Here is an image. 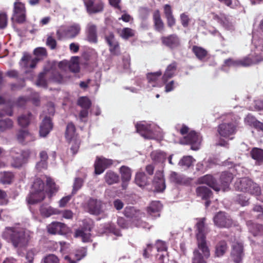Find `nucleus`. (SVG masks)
Returning a JSON list of instances; mask_svg holds the SVG:
<instances>
[{"label":"nucleus","mask_w":263,"mask_h":263,"mask_svg":"<svg viewBox=\"0 0 263 263\" xmlns=\"http://www.w3.org/2000/svg\"><path fill=\"white\" fill-rule=\"evenodd\" d=\"M46 194L44 183L41 179L37 178L33 182L27 201L29 204H35L42 201L45 198Z\"/></svg>","instance_id":"20e7f679"},{"label":"nucleus","mask_w":263,"mask_h":263,"mask_svg":"<svg viewBox=\"0 0 263 263\" xmlns=\"http://www.w3.org/2000/svg\"><path fill=\"white\" fill-rule=\"evenodd\" d=\"M65 136L68 141H72L73 140L77 139L75 133V127L72 123H70L67 124Z\"/></svg>","instance_id":"f704fd0d"},{"label":"nucleus","mask_w":263,"mask_h":263,"mask_svg":"<svg viewBox=\"0 0 263 263\" xmlns=\"http://www.w3.org/2000/svg\"><path fill=\"white\" fill-rule=\"evenodd\" d=\"M135 182L140 187L144 186L148 182L147 178L144 173L139 172L136 175Z\"/></svg>","instance_id":"ea45409f"},{"label":"nucleus","mask_w":263,"mask_h":263,"mask_svg":"<svg viewBox=\"0 0 263 263\" xmlns=\"http://www.w3.org/2000/svg\"><path fill=\"white\" fill-rule=\"evenodd\" d=\"M214 18L227 28L230 29L232 26L229 18L223 14H220V15H214Z\"/></svg>","instance_id":"e433bc0d"},{"label":"nucleus","mask_w":263,"mask_h":263,"mask_svg":"<svg viewBox=\"0 0 263 263\" xmlns=\"http://www.w3.org/2000/svg\"><path fill=\"white\" fill-rule=\"evenodd\" d=\"M34 53L37 58L31 60V63L30 65V67L32 68L35 67L36 64L40 60V57H45L46 55V50L44 48L39 47L34 50Z\"/></svg>","instance_id":"72a5a7b5"},{"label":"nucleus","mask_w":263,"mask_h":263,"mask_svg":"<svg viewBox=\"0 0 263 263\" xmlns=\"http://www.w3.org/2000/svg\"><path fill=\"white\" fill-rule=\"evenodd\" d=\"M193 158L190 156H184L179 161V165L186 168L189 167L193 163Z\"/></svg>","instance_id":"a18cd8bd"},{"label":"nucleus","mask_w":263,"mask_h":263,"mask_svg":"<svg viewBox=\"0 0 263 263\" xmlns=\"http://www.w3.org/2000/svg\"><path fill=\"white\" fill-rule=\"evenodd\" d=\"M52 128V124L50 118L46 117L42 121L40 128V134L42 137H46Z\"/></svg>","instance_id":"b1692460"},{"label":"nucleus","mask_w":263,"mask_h":263,"mask_svg":"<svg viewBox=\"0 0 263 263\" xmlns=\"http://www.w3.org/2000/svg\"><path fill=\"white\" fill-rule=\"evenodd\" d=\"M13 126L12 121L9 119L0 120V132H4Z\"/></svg>","instance_id":"09e8293b"},{"label":"nucleus","mask_w":263,"mask_h":263,"mask_svg":"<svg viewBox=\"0 0 263 263\" xmlns=\"http://www.w3.org/2000/svg\"><path fill=\"white\" fill-rule=\"evenodd\" d=\"M161 41L163 44L171 48L177 47L180 44L179 38L176 34L163 36L161 37Z\"/></svg>","instance_id":"4be33fe9"},{"label":"nucleus","mask_w":263,"mask_h":263,"mask_svg":"<svg viewBox=\"0 0 263 263\" xmlns=\"http://www.w3.org/2000/svg\"><path fill=\"white\" fill-rule=\"evenodd\" d=\"M227 249V243L225 241H221L218 243L216 248V254L217 256L223 255Z\"/></svg>","instance_id":"8fccbe9b"},{"label":"nucleus","mask_w":263,"mask_h":263,"mask_svg":"<svg viewBox=\"0 0 263 263\" xmlns=\"http://www.w3.org/2000/svg\"><path fill=\"white\" fill-rule=\"evenodd\" d=\"M78 104L84 109H88L91 105L90 101L87 97L80 98L78 100Z\"/></svg>","instance_id":"5fc2aeb1"},{"label":"nucleus","mask_w":263,"mask_h":263,"mask_svg":"<svg viewBox=\"0 0 263 263\" xmlns=\"http://www.w3.org/2000/svg\"><path fill=\"white\" fill-rule=\"evenodd\" d=\"M154 126L152 124H148L145 122L140 123L136 125L137 131L141 136L146 139H153L154 136Z\"/></svg>","instance_id":"9b49d317"},{"label":"nucleus","mask_w":263,"mask_h":263,"mask_svg":"<svg viewBox=\"0 0 263 263\" xmlns=\"http://www.w3.org/2000/svg\"><path fill=\"white\" fill-rule=\"evenodd\" d=\"M205 218H202L198 221L196 224L198 232L196 234L198 249L202 252L203 256L208 258L210 253L205 241V234L207 233V229L204 224Z\"/></svg>","instance_id":"39448f33"},{"label":"nucleus","mask_w":263,"mask_h":263,"mask_svg":"<svg viewBox=\"0 0 263 263\" xmlns=\"http://www.w3.org/2000/svg\"><path fill=\"white\" fill-rule=\"evenodd\" d=\"M123 214L125 217L130 219L136 227H146L145 223L140 221L144 214L136 208L131 206H126Z\"/></svg>","instance_id":"6e6552de"},{"label":"nucleus","mask_w":263,"mask_h":263,"mask_svg":"<svg viewBox=\"0 0 263 263\" xmlns=\"http://www.w3.org/2000/svg\"><path fill=\"white\" fill-rule=\"evenodd\" d=\"M81 29L80 25L75 23L67 27H60L56 34L59 40L73 39L80 34Z\"/></svg>","instance_id":"0eeeda50"},{"label":"nucleus","mask_w":263,"mask_h":263,"mask_svg":"<svg viewBox=\"0 0 263 263\" xmlns=\"http://www.w3.org/2000/svg\"><path fill=\"white\" fill-rule=\"evenodd\" d=\"M153 185L155 191L157 192H162L165 189V182L162 172L157 171L156 173L153 181Z\"/></svg>","instance_id":"2eb2a0df"},{"label":"nucleus","mask_w":263,"mask_h":263,"mask_svg":"<svg viewBox=\"0 0 263 263\" xmlns=\"http://www.w3.org/2000/svg\"><path fill=\"white\" fill-rule=\"evenodd\" d=\"M197 195L202 199L208 200L212 195L211 191L204 186H199L196 189Z\"/></svg>","instance_id":"473e14b6"},{"label":"nucleus","mask_w":263,"mask_h":263,"mask_svg":"<svg viewBox=\"0 0 263 263\" xmlns=\"http://www.w3.org/2000/svg\"><path fill=\"white\" fill-rule=\"evenodd\" d=\"M243 256L242 245L240 242H234L232 245L231 256L236 263H239Z\"/></svg>","instance_id":"a211bd4d"},{"label":"nucleus","mask_w":263,"mask_h":263,"mask_svg":"<svg viewBox=\"0 0 263 263\" xmlns=\"http://www.w3.org/2000/svg\"><path fill=\"white\" fill-rule=\"evenodd\" d=\"M198 182L200 184H207L216 192H218L220 190L219 186L217 184L214 178L210 175H206L199 178Z\"/></svg>","instance_id":"aec40b11"},{"label":"nucleus","mask_w":263,"mask_h":263,"mask_svg":"<svg viewBox=\"0 0 263 263\" xmlns=\"http://www.w3.org/2000/svg\"><path fill=\"white\" fill-rule=\"evenodd\" d=\"M41 215L44 217H48L52 215L60 214L61 211L47 205H43L40 209Z\"/></svg>","instance_id":"a878e982"},{"label":"nucleus","mask_w":263,"mask_h":263,"mask_svg":"<svg viewBox=\"0 0 263 263\" xmlns=\"http://www.w3.org/2000/svg\"><path fill=\"white\" fill-rule=\"evenodd\" d=\"M215 224L219 227L228 228L233 224V221L229 216L224 212H219L214 217Z\"/></svg>","instance_id":"9d476101"},{"label":"nucleus","mask_w":263,"mask_h":263,"mask_svg":"<svg viewBox=\"0 0 263 263\" xmlns=\"http://www.w3.org/2000/svg\"><path fill=\"white\" fill-rule=\"evenodd\" d=\"M78 58L74 57V60L68 63V69L72 72H77L79 70V65L78 62Z\"/></svg>","instance_id":"6e6d98bb"},{"label":"nucleus","mask_w":263,"mask_h":263,"mask_svg":"<svg viewBox=\"0 0 263 263\" xmlns=\"http://www.w3.org/2000/svg\"><path fill=\"white\" fill-rule=\"evenodd\" d=\"M12 20H15L19 23L25 22L26 19V9L25 5L20 2H16L14 3L13 14Z\"/></svg>","instance_id":"1a4fd4ad"},{"label":"nucleus","mask_w":263,"mask_h":263,"mask_svg":"<svg viewBox=\"0 0 263 263\" xmlns=\"http://www.w3.org/2000/svg\"><path fill=\"white\" fill-rule=\"evenodd\" d=\"M31 117V115L30 113L22 115L17 119L18 125L22 127L27 126L30 123Z\"/></svg>","instance_id":"58836bf2"},{"label":"nucleus","mask_w":263,"mask_h":263,"mask_svg":"<svg viewBox=\"0 0 263 263\" xmlns=\"http://www.w3.org/2000/svg\"><path fill=\"white\" fill-rule=\"evenodd\" d=\"M36 253L34 249L29 250L26 254V258L28 260L29 263H32L34 259V256Z\"/></svg>","instance_id":"69168bd1"},{"label":"nucleus","mask_w":263,"mask_h":263,"mask_svg":"<svg viewBox=\"0 0 263 263\" xmlns=\"http://www.w3.org/2000/svg\"><path fill=\"white\" fill-rule=\"evenodd\" d=\"M46 45L51 49H54L56 47L57 42L53 37L48 36L46 41Z\"/></svg>","instance_id":"774afa93"},{"label":"nucleus","mask_w":263,"mask_h":263,"mask_svg":"<svg viewBox=\"0 0 263 263\" xmlns=\"http://www.w3.org/2000/svg\"><path fill=\"white\" fill-rule=\"evenodd\" d=\"M249 199L243 195H239L236 198V201L242 206H246L249 203Z\"/></svg>","instance_id":"052dcab7"},{"label":"nucleus","mask_w":263,"mask_h":263,"mask_svg":"<svg viewBox=\"0 0 263 263\" xmlns=\"http://www.w3.org/2000/svg\"><path fill=\"white\" fill-rule=\"evenodd\" d=\"M151 156L152 160L155 162H163L166 158L165 154L159 151L153 152Z\"/></svg>","instance_id":"79ce46f5"},{"label":"nucleus","mask_w":263,"mask_h":263,"mask_svg":"<svg viewBox=\"0 0 263 263\" xmlns=\"http://www.w3.org/2000/svg\"><path fill=\"white\" fill-rule=\"evenodd\" d=\"M106 230L105 232H110L114 233L117 236L121 235L120 231L117 229L114 224L112 223H109L106 227Z\"/></svg>","instance_id":"680f3d73"},{"label":"nucleus","mask_w":263,"mask_h":263,"mask_svg":"<svg viewBox=\"0 0 263 263\" xmlns=\"http://www.w3.org/2000/svg\"><path fill=\"white\" fill-rule=\"evenodd\" d=\"M234 187L237 191L246 192L256 197L261 194L260 186L248 178L237 179L235 182Z\"/></svg>","instance_id":"7ed1b4c3"},{"label":"nucleus","mask_w":263,"mask_h":263,"mask_svg":"<svg viewBox=\"0 0 263 263\" xmlns=\"http://www.w3.org/2000/svg\"><path fill=\"white\" fill-rule=\"evenodd\" d=\"M13 174L10 172H5L4 176L1 179L3 183H10L13 178Z\"/></svg>","instance_id":"0e129e2a"},{"label":"nucleus","mask_w":263,"mask_h":263,"mask_svg":"<svg viewBox=\"0 0 263 263\" xmlns=\"http://www.w3.org/2000/svg\"><path fill=\"white\" fill-rule=\"evenodd\" d=\"M112 164V160L103 157H97L95 163V173L102 174L108 167Z\"/></svg>","instance_id":"4468645a"},{"label":"nucleus","mask_w":263,"mask_h":263,"mask_svg":"<svg viewBox=\"0 0 263 263\" xmlns=\"http://www.w3.org/2000/svg\"><path fill=\"white\" fill-rule=\"evenodd\" d=\"M192 50L197 58L199 60L203 59L207 54V51L200 47L194 46L193 47Z\"/></svg>","instance_id":"c03bdc74"},{"label":"nucleus","mask_w":263,"mask_h":263,"mask_svg":"<svg viewBox=\"0 0 263 263\" xmlns=\"http://www.w3.org/2000/svg\"><path fill=\"white\" fill-rule=\"evenodd\" d=\"M120 173L123 182L128 181L131 178V170L128 167L122 166L120 168Z\"/></svg>","instance_id":"37998d69"},{"label":"nucleus","mask_w":263,"mask_h":263,"mask_svg":"<svg viewBox=\"0 0 263 263\" xmlns=\"http://www.w3.org/2000/svg\"><path fill=\"white\" fill-rule=\"evenodd\" d=\"M235 123H222L219 125L218 132L219 135L224 138H228L235 133Z\"/></svg>","instance_id":"ddd939ff"},{"label":"nucleus","mask_w":263,"mask_h":263,"mask_svg":"<svg viewBox=\"0 0 263 263\" xmlns=\"http://www.w3.org/2000/svg\"><path fill=\"white\" fill-rule=\"evenodd\" d=\"M11 158V165L16 168L20 167L26 163L30 155L29 150H20L13 148L10 152Z\"/></svg>","instance_id":"423d86ee"},{"label":"nucleus","mask_w":263,"mask_h":263,"mask_svg":"<svg viewBox=\"0 0 263 263\" xmlns=\"http://www.w3.org/2000/svg\"><path fill=\"white\" fill-rule=\"evenodd\" d=\"M176 63L175 62H173L167 67L162 78V81L164 83H166L169 79L174 76L176 70Z\"/></svg>","instance_id":"c85d7f7f"},{"label":"nucleus","mask_w":263,"mask_h":263,"mask_svg":"<svg viewBox=\"0 0 263 263\" xmlns=\"http://www.w3.org/2000/svg\"><path fill=\"white\" fill-rule=\"evenodd\" d=\"M153 19L156 30L159 32L162 31L164 30V25L161 18L159 10H156L154 12Z\"/></svg>","instance_id":"2f4dec72"},{"label":"nucleus","mask_w":263,"mask_h":263,"mask_svg":"<svg viewBox=\"0 0 263 263\" xmlns=\"http://www.w3.org/2000/svg\"><path fill=\"white\" fill-rule=\"evenodd\" d=\"M87 208L90 213L94 214H98L101 211L102 204L100 200L90 199L87 202Z\"/></svg>","instance_id":"412c9836"},{"label":"nucleus","mask_w":263,"mask_h":263,"mask_svg":"<svg viewBox=\"0 0 263 263\" xmlns=\"http://www.w3.org/2000/svg\"><path fill=\"white\" fill-rule=\"evenodd\" d=\"M249 231L254 236L263 234V226L253 223L251 221L247 222Z\"/></svg>","instance_id":"c756f323"},{"label":"nucleus","mask_w":263,"mask_h":263,"mask_svg":"<svg viewBox=\"0 0 263 263\" xmlns=\"http://www.w3.org/2000/svg\"><path fill=\"white\" fill-rule=\"evenodd\" d=\"M135 34V31L129 28H124L121 30L120 35L124 39H128Z\"/></svg>","instance_id":"3c124183"},{"label":"nucleus","mask_w":263,"mask_h":263,"mask_svg":"<svg viewBox=\"0 0 263 263\" xmlns=\"http://www.w3.org/2000/svg\"><path fill=\"white\" fill-rule=\"evenodd\" d=\"M3 237L6 240H10L13 246L18 249L25 247L30 239L28 231L21 228H6Z\"/></svg>","instance_id":"f03ea898"},{"label":"nucleus","mask_w":263,"mask_h":263,"mask_svg":"<svg viewBox=\"0 0 263 263\" xmlns=\"http://www.w3.org/2000/svg\"><path fill=\"white\" fill-rule=\"evenodd\" d=\"M233 179V175L231 173L224 172L223 173L220 177L221 185V187L223 191H227V189L229 187V185L230 183L231 182Z\"/></svg>","instance_id":"cd10ccee"},{"label":"nucleus","mask_w":263,"mask_h":263,"mask_svg":"<svg viewBox=\"0 0 263 263\" xmlns=\"http://www.w3.org/2000/svg\"><path fill=\"white\" fill-rule=\"evenodd\" d=\"M251 155L252 158L255 160L258 163L263 162V150L258 148L254 147L251 151Z\"/></svg>","instance_id":"a19ab883"},{"label":"nucleus","mask_w":263,"mask_h":263,"mask_svg":"<svg viewBox=\"0 0 263 263\" xmlns=\"http://www.w3.org/2000/svg\"><path fill=\"white\" fill-rule=\"evenodd\" d=\"M74 236L81 237L83 242H88L90 238V234L85 232L83 230L79 229L76 230Z\"/></svg>","instance_id":"de8ad7c7"},{"label":"nucleus","mask_w":263,"mask_h":263,"mask_svg":"<svg viewBox=\"0 0 263 263\" xmlns=\"http://www.w3.org/2000/svg\"><path fill=\"white\" fill-rule=\"evenodd\" d=\"M89 13H98L103 10V4L101 0H83Z\"/></svg>","instance_id":"f8f14e48"},{"label":"nucleus","mask_w":263,"mask_h":263,"mask_svg":"<svg viewBox=\"0 0 263 263\" xmlns=\"http://www.w3.org/2000/svg\"><path fill=\"white\" fill-rule=\"evenodd\" d=\"M253 42L255 44V49L253 52L251 53L248 57L240 60L234 61L232 59H228L225 61V64L228 66L247 67L263 61V40L260 39L258 41H256L254 39Z\"/></svg>","instance_id":"f257e3e1"},{"label":"nucleus","mask_w":263,"mask_h":263,"mask_svg":"<svg viewBox=\"0 0 263 263\" xmlns=\"http://www.w3.org/2000/svg\"><path fill=\"white\" fill-rule=\"evenodd\" d=\"M105 39L109 46V50L111 53L114 54H118L119 52V46L114 34L110 33L106 36Z\"/></svg>","instance_id":"5701e85b"},{"label":"nucleus","mask_w":263,"mask_h":263,"mask_svg":"<svg viewBox=\"0 0 263 263\" xmlns=\"http://www.w3.org/2000/svg\"><path fill=\"white\" fill-rule=\"evenodd\" d=\"M43 263H59L58 258L53 254H49L43 259Z\"/></svg>","instance_id":"bf43d9fd"},{"label":"nucleus","mask_w":263,"mask_h":263,"mask_svg":"<svg viewBox=\"0 0 263 263\" xmlns=\"http://www.w3.org/2000/svg\"><path fill=\"white\" fill-rule=\"evenodd\" d=\"M161 74L162 73L160 71L148 73L147 75V78L148 79V82L153 83L156 82V81L161 76Z\"/></svg>","instance_id":"13d9d810"},{"label":"nucleus","mask_w":263,"mask_h":263,"mask_svg":"<svg viewBox=\"0 0 263 263\" xmlns=\"http://www.w3.org/2000/svg\"><path fill=\"white\" fill-rule=\"evenodd\" d=\"M8 18L6 13L2 12L0 13V28H5L7 25Z\"/></svg>","instance_id":"e2e57ef3"},{"label":"nucleus","mask_w":263,"mask_h":263,"mask_svg":"<svg viewBox=\"0 0 263 263\" xmlns=\"http://www.w3.org/2000/svg\"><path fill=\"white\" fill-rule=\"evenodd\" d=\"M67 226L63 223L53 222L47 226L48 232L52 234H64L67 231Z\"/></svg>","instance_id":"dca6fc26"},{"label":"nucleus","mask_w":263,"mask_h":263,"mask_svg":"<svg viewBox=\"0 0 263 263\" xmlns=\"http://www.w3.org/2000/svg\"><path fill=\"white\" fill-rule=\"evenodd\" d=\"M186 143L191 145V148L193 150H197L201 142V138L199 136L194 132H190L185 137Z\"/></svg>","instance_id":"6ab92c4d"},{"label":"nucleus","mask_w":263,"mask_h":263,"mask_svg":"<svg viewBox=\"0 0 263 263\" xmlns=\"http://www.w3.org/2000/svg\"><path fill=\"white\" fill-rule=\"evenodd\" d=\"M47 75V73L45 72H42L40 74L38 79L36 82L37 86L44 88H45L47 86V82L45 79Z\"/></svg>","instance_id":"864d4df0"},{"label":"nucleus","mask_w":263,"mask_h":263,"mask_svg":"<svg viewBox=\"0 0 263 263\" xmlns=\"http://www.w3.org/2000/svg\"><path fill=\"white\" fill-rule=\"evenodd\" d=\"M85 31L86 40L90 43H96L98 41L97 26L90 22L87 25Z\"/></svg>","instance_id":"f3484780"},{"label":"nucleus","mask_w":263,"mask_h":263,"mask_svg":"<svg viewBox=\"0 0 263 263\" xmlns=\"http://www.w3.org/2000/svg\"><path fill=\"white\" fill-rule=\"evenodd\" d=\"M47 185L49 190V196L50 198L52 194L57 192L58 190V187L56 186L55 183L52 179L49 177H47L46 179Z\"/></svg>","instance_id":"603ef678"},{"label":"nucleus","mask_w":263,"mask_h":263,"mask_svg":"<svg viewBox=\"0 0 263 263\" xmlns=\"http://www.w3.org/2000/svg\"><path fill=\"white\" fill-rule=\"evenodd\" d=\"M203 257H204L201 256L198 250H195L194 252L192 263H206Z\"/></svg>","instance_id":"4d7b16f0"},{"label":"nucleus","mask_w":263,"mask_h":263,"mask_svg":"<svg viewBox=\"0 0 263 263\" xmlns=\"http://www.w3.org/2000/svg\"><path fill=\"white\" fill-rule=\"evenodd\" d=\"M86 254V251L85 249L82 248L78 250L74 254L75 258L72 260L71 257L68 256H65L64 258L65 260L68 261L70 263H76L77 261L80 260L81 258L84 257Z\"/></svg>","instance_id":"c9c22d12"},{"label":"nucleus","mask_w":263,"mask_h":263,"mask_svg":"<svg viewBox=\"0 0 263 263\" xmlns=\"http://www.w3.org/2000/svg\"><path fill=\"white\" fill-rule=\"evenodd\" d=\"M170 179L172 181L180 184H184L188 182L184 176L180 175L174 172L171 173Z\"/></svg>","instance_id":"4c0bfd02"},{"label":"nucleus","mask_w":263,"mask_h":263,"mask_svg":"<svg viewBox=\"0 0 263 263\" xmlns=\"http://www.w3.org/2000/svg\"><path fill=\"white\" fill-rule=\"evenodd\" d=\"M246 124L258 128L259 125H261V122L257 121L256 119L252 115H248L245 119Z\"/></svg>","instance_id":"49530a36"},{"label":"nucleus","mask_w":263,"mask_h":263,"mask_svg":"<svg viewBox=\"0 0 263 263\" xmlns=\"http://www.w3.org/2000/svg\"><path fill=\"white\" fill-rule=\"evenodd\" d=\"M104 178L105 182L108 185L116 183L119 181V175L111 171H107L105 174Z\"/></svg>","instance_id":"7c9ffc66"},{"label":"nucleus","mask_w":263,"mask_h":263,"mask_svg":"<svg viewBox=\"0 0 263 263\" xmlns=\"http://www.w3.org/2000/svg\"><path fill=\"white\" fill-rule=\"evenodd\" d=\"M17 139L20 143H27L33 141L34 137L27 130H21L17 134Z\"/></svg>","instance_id":"bb28decb"},{"label":"nucleus","mask_w":263,"mask_h":263,"mask_svg":"<svg viewBox=\"0 0 263 263\" xmlns=\"http://www.w3.org/2000/svg\"><path fill=\"white\" fill-rule=\"evenodd\" d=\"M83 181L81 179L76 178L73 184V187L72 194H75L76 192L81 187Z\"/></svg>","instance_id":"338daca9"},{"label":"nucleus","mask_w":263,"mask_h":263,"mask_svg":"<svg viewBox=\"0 0 263 263\" xmlns=\"http://www.w3.org/2000/svg\"><path fill=\"white\" fill-rule=\"evenodd\" d=\"M162 208V205L158 201H152L147 208V213L155 217L160 216L159 212Z\"/></svg>","instance_id":"393cba45"}]
</instances>
